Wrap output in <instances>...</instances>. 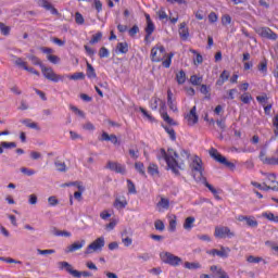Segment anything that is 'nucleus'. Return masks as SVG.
<instances>
[{
  "mask_svg": "<svg viewBox=\"0 0 278 278\" xmlns=\"http://www.w3.org/2000/svg\"><path fill=\"white\" fill-rule=\"evenodd\" d=\"M190 167H191V170H195L197 173H200L199 181H201L203 186H205V188H207L210 192L214 194L217 201H220V197L218 195V190H216L214 186L210 185V182H207V178L203 176V161L201 160V157L195 156L192 163L190 164Z\"/></svg>",
  "mask_w": 278,
  "mask_h": 278,
  "instance_id": "nucleus-1",
  "label": "nucleus"
},
{
  "mask_svg": "<svg viewBox=\"0 0 278 278\" xmlns=\"http://www.w3.org/2000/svg\"><path fill=\"white\" fill-rule=\"evenodd\" d=\"M186 161H188V159H184L179 154L174 159H167V169L172 170L176 177H179V175H181L179 170H184V168H186Z\"/></svg>",
  "mask_w": 278,
  "mask_h": 278,
  "instance_id": "nucleus-2",
  "label": "nucleus"
},
{
  "mask_svg": "<svg viewBox=\"0 0 278 278\" xmlns=\"http://www.w3.org/2000/svg\"><path fill=\"white\" fill-rule=\"evenodd\" d=\"M208 153H210L211 157H213V160H215V162L223 164L224 166H226V168H229L230 170H236V164L229 162L227 160V157H225L223 154H220V152H218V150H216L215 148H211Z\"/></svg>",
  "mask_w": 278,
  "mask_h": 278,
  "instance_id": "nucleus-3",
  "label": "nucleus"
},
{
  "mask_svg": "<svg viewBox=\"0 0 278 278\" xmlns=\"http://www.w3.org/2000/svg\"><path fill=\"white\" fill-rule=\"evenodd\" d=\"M40 68L43 77L49 81H53L54 84H58V81H63L64 76L55 74L53 68L47 67L45 65H40Z\"/></svg>",
  "mask_w": 278,
  "mask_h": 278,
  "instance_id": "nucleus-4",
  "label": "nucleus"
},
{
  "mask_svg": "<svg viewBox=\"0 0 278 278\" xmlns=\"http://www.w3.org/2000/svg\"><path fill=\"white\" fill-rule=\"evenodd\" d=\"M160 257L164 264H168L169 266H179V264H182L184 262L181 257L176 256L170 252H162Z\"/></svg>",
  "mask_w": 278,
  "mask_h": 278,
  "instance_id": "nucleus-5",
  "label": "nucleus"
},
{
  "mask_svg": "<svg viewBox=\"0 0 278 278\" xmlns=\"http://www.w3.org/2000/svg\"><path fill=\"white\" fill-rule=\"evenodd\" d=\"M151 61L152 62H163L167 56L166 48L164 46H156L151 49Z\"/></svg>",
  "mask_w": 278,
  "mask_h": 278,
  "instance_id": "nucleus-6",
  "label": "nucleus"
},
{
  "mask_svg": "<svg viewBox=\"0 0 278 278\" xmlns=\"http://www.w3.org/2000/svg\"><path fill=\"white\" fill-rule=\"evenodd\" d=\"M72 188H78V191H74V199L75 201H78V203H81L84 201V193L86 192V186H84L83 181H72L71 182Z\"/></svg>",
  "mask_w": 278,
  "mask_h": 278,
  "instance_id": "nucleus-7",
  "label": "nucleus"
},
{
  "mask_svg": "<svg viewBox=\"0 0 278 278\" xmlns=\"http://www.w3.org/2000/svg\"><path fill=\"white\" fill-rule=\"evenodd\" d=\"M215 238H219L220 240L225 238H233L236 233L231 232V229L226 226H220V227H215V232H214Z\"/></svg>",
  "mask_w": 278,
  "mask_h": 278,
  "instance_id": "nucleus-8",
  "label": "nucleus"
},
{
  "mask_svg": "<svg viewBox=\"0 0 278 278\" xmlns=\"http://www.w3.org/2000/svg\"><path fill=\"white\" fill-rule=\"evenodd\" d=\"M175 157H178L177 151H175L172 148L167 149V152L164 148L160 150V155H157L159 160H164L166 164L168 165V160H175Z\"/></svg>",
  "mask_w": 278,
  "mask_h": 278,
  "instance_id": "nucleus-9",
  "label": "nucleus"
},
{
  "mask_svg": "<svg viewBox=\"0 0 278 278\" xmlns=\"http://www.w3.org/2000/svg\"><path fill=\"white\" fill-rule=\"evenodd\" d=\"M103 247H105V239L103 237H100L87 247L85 255H90L92 251H99V249H103Z\"/></svg>",
  "mask_w": 278,
  "mask_h": 278,
  "instance_id": "nucleus-10",
  "label": "nucleus"
},
{
  "mask_svg": "<svg viewBox=\"0 0 278 278\" xmlns=\"http://www.w3.org/2000/svg\"><path fill=\"white\" fill-rule=\"evenodd\" d=\"M105 168L113 170V173H118L119 175H125L127 173L125 165L117 162L109 161L105 165Z\"/></svg>",
  "mask_w": 278,
  "mask_h": 278,
  "instance_id": "nucleus-11",
  "label": "nucleus"
},
{
  "mask_svg": "<svg viewBox=\"0 0 278 278\" xmlns=\"http://www.w3.org/2000/svg\"><path fill=\"white\" fill-rule=\"evenodd\" d=\"M258 35L267 40H277V35L273 29L268 27H262L258 29Z\"/></svg>",
  "mask_w": 278,
  "mask_h": 278,
  "instance_id": "nucleus-12",
  "label": "nucleus"
},
{
  "mask_svg": "<svg viewBox=\"0 0 278 278\" xmlns=\"http://www.w3.org/2000/svg\"><path fill=\"white\" fill-rule=\"evenodd\" d=\"M187 121H188V125L192 126V125H197L199 123V115L197 114V106H193L189 114L186 115Z\"/></svg>",
  "mask_w": 278,
  "mask_h": 278,
  "instance_id": "nucleus-13",
  "label": "nucleus"
},
{
  "mask_svg": "<svg viewBox=\"0 0 278 278\" xmlns=\"http://www.w3.org/2000/svg\"><path fill=\"white\" fill-rule=\"evenodd\" d=\"M160 114H161L163 121H164L165 123H167V125H172V126L177 125V122H175V119L172 118V117L168 115V113L166 112V105H164V104L162 105V108L160 109Z\"/></svg>",
  "mask_w": 278,
  "mask_h": 278,
  "instance_id": "nucleus-14",
  "label": "nucleus"
},
{
  "mask_svg": "<svg viewBox=\"0 0 278 278\" xmlns=\"http://www.w3.org/2000/svg\"><path fill=\"white\" fill-rule=\"evenodd\" d=\"M229 251H231V249L222 247L220 250L217 249H213L208 252L210 255H218V257H229ZM228 252V253H227Z\"/></svg>",
  "mask_w": 278,
  "mask_h": 278,
  "instance_id": "nucleus-15",
  "label": "nucleus"
},
{
  "mask_svg": "<svg viewBox=\"0 0 278 278\" xmlns=\"http://www.w3.org/2000/svg\"><path fill=\"white\" fill-rule=\"evenodd\" d=\"M238 220H240V223L245 220V224L248 225V227H257V220L255 219V217L240 215L238 217Z\"/></svg>",
  "mask_w": 278,
  "mask_h": 278,
  "instance_id": "nucleus-16",
  "label": "nucleus"
},
{
  "mask_svg": "<svg viewBox=\"0 0 278 278\" xmlns=\"http://www.w3.org/2000/svg\"><path fill=\"white\" fill-rule=\"evenodd\" d=\"M144 31H146L144 41L149 42V38H151L153 31H155V24H153V22H148L144 28Z\"/></svg>",
  "mask_w": 278,
  "mask_h": 278,
  "instance_id": "nucleus-17",
  "label": "nucleus"
},
{
  "mask_svg": "<svg viewBox=\"0 0 278 278\" xmlns=\"http://www.w3.org/2000/svg\"><path fill=\"white\" fill-rule=\"evenodd\" d=\"M38 5L45 8L46 10H50L52 14H58V10L50 4L49 0H38Z\"/></svg>",
  "mask_w": 278,
  "mask_h": 278,
  "instance_id": "nucleus-18",
  "label": "nucleus"
},
{
  "mask_svg": "<svg viewBox=\"0 0 278 278\" xmlns=\"http://www.w3.org/2000/svg\"><path fill=\"white\" fill-rule=\"evenodd\" d=\"M167 105L172 112H177V104L173 101V91L170 89L167 90Z\"/></svg>",
  "mask_w": 278,
  "mask_h": 278,
  "instance_id": "nucleus-19",
  "label": "nucleus"
},
{
  "mask_svg": "<svg viewBox=\"0 0 278 278\" xmlns=\"http://www.w3.org/2000/svg\"><path fill=\"white\" fill-rule=\"evenodd\" d=\"M179 36L182 40H188V36H190V33L188 31V27H186V22H182L180 24Z\"/></svg>",
  "mask_w": 278,
  "mask_h": 278,
  "instance_id": "nucleus-20",
  "label": "nucleus"
},
{
  "mask_svg": "<svg viewBox=\"0 0 278 278\" xmlns=\"http://www.w3.org/2000/svg\"><path fill=\"white\" fill-rule=\"evenodd\" d=\"M148 173H149V175H151V177L159 176L160 168L157 167V165L155 163H150V165L148 166Z\"/></svg>",
  "mask_w": 278,
  "mask_h": 278,
  "instance_id": "nucleus-21",
  "label": "nucleus"
},
{
  "mask_svg": "<svg viewBox=\"0 0 278 278\" xmlns=\"http://www.w3.org/2000/svg\"><path fill=\"white\" fill-rule=\"evenodd\" d=\"M86 245V240L81 239L79 241H75L71 244V252L74 253V251H79V249L84 248Z\"/></svg>",
  "mask_w": 278,
  "mask_h": 278,
  "instance_id": "nucleus-22",
  "label": "nucleus"
},
{
  "mask_svg": "<svg viewBox=\"0 0 278 278\" xmlns=\"http://www.w3.org/2000/svg\"><path fill=\"white\" fill-rule=\"evenodd\" d=\"M194 217L189 216L185 219L184 223V229H186L187 231H190V229H192L194 227Z\"/></svg>",
  "mask_w": 278,
  "mask_h": 278,
  "instance_id": "nucleus-23",
  "label": "nucleus"
},
{
  "mask_svg": "<svg viewBox=\"0 0 278 278\" xmlns=\"http://www.w3.org/2000/svg\"><path fill=\"white\" fill-rule=\"evenodd\" d=\"M87 77L89 79H97V72L94 71L92 64H90L89 62H87Z\"/></svg>",
  "mask_w": 278,
  "mask_h": 278,
  "instance_id": "nucleus-24",
  "label": "nucleus"
},
{
  "mask_svg": "<svg viewBox=\"0 0 278 278\" xmlns=\"http://www.w3.org/2000/svg\"><path fill=\"white\" fill-rule=\"evenodd\" d=\"M116 51H118V53H128L129 45L127 42H118L116 46Z\"/></svg>",
  "mask_w": 278,
  "mask_h": 278,
  "instance_id": "nucleus-25",
  "label": "nucleus"
},
{
  "mask_svg": "<svg viewBox=\"0 0 278 278\" xmlns=\"http://www.w3.org/2000/svg\"><path fill=\"white\" fill-rule=\"evenodd\" d=\"M135 168L141 175L142 177H147V172L144 170V163L142 162H136Z\"/></svg>",
  "mask_w": 278,
  "mask_h": 278,
  "instance_id": "nucleus-26",
  "label": "nucleus"
},
{
  "mask_svg": "<svg viewBox=\"0 0 278 278\" xmlns=\"http://www.w3.org/2000/svg\"><path fill=\"white\" fill-rule=\"evenodd\" d=\"M52 235L56 237L68 238V236H71V232L66 230H58L56 228H53Z\"/></svg>",
  "mask_w": 278,
  "mask_h": 278,
  "instance_id": "nucleus-27",
  "label": "nucleus"
},
{
  "mask_svg": "<svg viewBox=\"0 0 278 278\" xmlns=\"http://www.w3.org/2000/svg\"><path fill=\"white\" fill-rule=\"evenodd\" d=\"M127 236V230H124L122 232V242L125 247H131V243L134 242V240L129 237H125Z\"/></svg>",
  "mask_w": 278,
  "mask_h": 278,
  "instance_id": "nucleus-28",
  "label": "nucleus"
},
{
  "mask_svg": "<svg viewBox=\"0 0 278 278\" xmlns=\"http://www.w3.org/2000/svg\"><path fill=\"white\" fill-rule=\"evenodd\" d=\"M113 205L116 210H125V207H127V200L121 201V199L117 198Z\"/></svg>",
  "mask_w": 278,
  "mask_h": 278,
  "instance_id": "nucleus-29",
  "label": "nucleus"
},
{
  "mask_svg": "<svg viewBox=\"0 0 278 278\" xmlns=\"http://www.w3.org/2000/svg\"><path fill=\"white\" fill-rule=\"evenodd\" d=\"M176 81L179 84V86L186 84V72H184V70L176 74Z\"/></svg>",
  "mask_w": 278,
  "mask_h": 278,
  "instance_id": "nucleus-30",
  "label": "nucleus"
},
{
  "mask_svg": "<svg viewBox=\"0 0 278 278\" xmlns=\"http://www.w3.org/2000/svg\"><path fill=\"white\" fill-rule=\"evenodd\" d=\"M190 84H192V86H201V84H203V77L192 75L190 77Z\"/></svg>",
  "mask_w": 278,
  "mask_h": 278,
  "instance_id": "nucleus-31",
  "label": "nucleus"
},
{
  "mask_svg": "<svg viewBox=\"0 0 278 278\" xmlns=\"http://www.w3.org/2000/svg\"><path fill=\"white\" fill-rule=\"evenodd\" d=\"M12 28L10 26H7L4 23L0 22V33L2 36H10V31Z\"/></svg>",
  "mask_w": 278,
  "mask_h": 278,
  "instance_id": "nucleus-32",
  "label": "nucleus"
},
{
  "mask_svg": "<svg viewBox=\"0 0 278 278\" xmlns=\"http://www.w3.org/2000/svg\"><path fill=\"white\" fill-rule=\"evenodd\" d=\"M200 92L205 94V99L210 100L212 94L210 93V87L207 85H201Z\"/></svg>",
  "mask_w": 278,
  "mask_h": 278,
  "instance_id": "nucleus-33",
  "label": "nucleus"
},
{
  "mask_svg": "<svg viewBox=\"0 0 278 278\" xmlns=\"http://www.w3.org/2000/svg\"><path fill=\"white\" fill-rule=\"evenodd\" d=\"M185 268H188V270H197L198 268H201V264L185 262Z\"/></svg>",
  "mask_w": 278,
  "mask_h": 278,
  "instance_id": "nucleus-34",
  "label": "nucleus"
},
{
  "mask_svg": "<svg viewBox=\"0 0 278 278\" xmlns=\"http://www.w3.org/2000/svg\"><path fill=\"white\" fill-rule=\"evenodd\" d=\"M74 20H75L76 25H84V23H86L84 15H81V13H79V12L75 13Z\"/></svg>",
  "mask_w": 278,
  "mask_h": 278,
  "instance_id": "nucleus-35",
  "label": "nucleus"
},
{
  "mask_svg": "<svg viewBox=\"0 0 278 278\" xmlns=\"http://www.w3.org/2000/svg\"><path fill=\"white\" fill-rule=\"evenodd\" d=\"M157 205L160 207H163V210H168V207H170V201H168V199H166V198H161Z\"/></svg>",
  "mask_w": 278,
  "mask_h": 278,
  "instance_id": "nucleus-36",
  "label": "nucleus"
},
{
  "mask_svg": "<svg viewBox=\"0 0 278 278\" xmlns=\"http://www.w3.org/2000/svg\"><path fill=\"white\" fill-rule=\"evenodd\" d=\"M165 131L169 135L170 140H177V135L175 134V129L170 126H163Z\"/></svg>",
  "mask_w": 278,
  "mask_h": 278,
  "instance_id": "nucleus-37",
  "label": "nucleus"
},
{
  "mask_svg": "<svg viewBox=\"0 0 278 278\" xmlns=\"http://www.w3.org/2000/svg\"><path fill=\"white\" fill-rule=\"evenodd\" d=\"M173 55H174L173 53L167 54L166 60L162 62V66H164V68H170V64L173 62Z\"/></svg>",
  "mask_w": 278,
  "mask_h": 278,
  "instance_id": "nucleus-38",
  "label": "nucleus"
},
{
  "mask_svg": "<svg viewBox=\"0 0 278 278\" xmlns=\"http://www.w3.org/2000/svg\"><path fill=\"white\" fill-rule=\"evenodd\" d=\"M127 188L129 194H136L138 192L136 191V185L134 184V181H131V179H127Z\"/></svg>",
  "mask_w": 278,
  "mask_h": 278,
  "instance_id": "nucleus-39",
  "label": "nucleus"
},
{
  "mask_svg": "<svg viewBox=\"0 0 278 278\" xmlns=\"http://www.w3.org/2000/svg\"><path fill=\"white\" fill-rule=\"evenodd\" d=\"M263 164H267L268 166H278V159L275 156L267 157Z\"/></svg>",
  "mask_w": 278,
  "mask_h": 278,
  "instance_id": "nucleus-40",
  "label": "nucleus"
},
{
  "mask_svg": "<svg viewBox=\"0 0 278 278\" xmlns=\"http://www.w3.org/2000/svg\"><path fill=\"white\" fill-rule=\"evenodd\" d=\"M154 227L156 231H164V229H166V226L164 225V222H162V219H156L154 222Z\"/></svg>",
  "mask_w": 278,
  "mask_h": 278,
  "instance_id": "nucleus-41",
  "label": "nucleus"
},
{
  "mask_svg": "<svg viewBox=\"0 0 278 278\" xmlns=\"http://www.w3.org/2000/svg\"><path fill=\"white\" fill-rule=\"evenodd\" d=\"M101 38H103V34L101 31H99L92 36V38L89 42H90V45H97V42H99L101 40Z\"/></svg>",
  "mask_w": 278,
  "mask_h": 278,
  "instance_id": "nucleus-42",
  "label": "nucleus"
},
{
  "mask_svg": "<svg viewBox=\"0 0 278 278\" xmlns=\"http://www.w3.org/2000/svg\"><path fill=\"white\" fill-rule=\"evenodd\" d=\"M71 110L76 116H79V118H86V113H84V111L79 110L77 106H72Z\"/></svg>",
  "mask_w": 278,
  "mask_h": 278,
  "instance_id": "nucleus-43",
  "label": "nucleus"
},
{
  "mask_svg": "<svg viewBox=\"0 0 278 278\" xmlns=\"http://www.w3.org/2000/svg\"><path fill=\"white\" fill-rule=\"evenodd\" d=\"M136 34H140V27H138V25H134L129 30H128V35L130 36V38H135Z\"/></svg>",
  "mask_w": 278,
  "mask_h": 278,
  "instance_id": "nucleus-44",
  "label": "nucleus"
},
{
  "mask_svg": "<svg viewBox=\"0 0 278 278\" xmlns=\"http://www.w3.org/2000/svg\"><path fill=\"white\" fill-rule=\"evenodd\" d=\"M264 258L260 257V256H253V255H250L248 257V262L250 264H260V262H263Z\"/></svg>",
  "mask_w": 278,
  "mask_h": 278,
  "instance_id": "nucleus-45",
  "label": "nucleus"
},
{
  "mask_svg": "<svg viewBox=\"0 0 278 278\" xmlns=\"http://www.w3.org/2000/svg\"><path fill=\"white\" fill-rule=\"evenodd\" d=\"M99 58H110V50L105 47L100 48Z\"/></svg>",
  "mask_w": 278,
  "mask_h": 278,
  "instance_id": "nucleus-46",
  "label": "nucleus"
},
{
  "mask_svg": "<svg viewBox=\"0 0 278 278\" xmlns=\"http://www.w3.org/2000/svg\"><path fill=\"white\" fill-rule=\"evenodd\" d=\"M252 185L255 187V188H258V190H265V191H268L270 190V186L266 185V184H260V182H252Z\"/></svg>",
  "mask_w": 278,
  "mask_h": 278,
  "instance_id": "nucleus-47",
  "label": "nucleus"
},
{
  "mask_svg": "<svg viewBox=\"0 0 278 278\" xmlns=\"http://www.w3.org/2000/svg\"><path fill=\"white\" fill-rule=\"evenodd\" d=\"M1 147L2 149H16V142L2 141Z\"/></svg>",
  "mask_w": 278,
  "mask_h": 278,
  "instance_id": "nucleus-48",
  "label": "nucleus"
},
{
  "mask_svg": "<svg viewBox=\"0 0 278 278\" xmlns=\"http://www.w3.org/2000/svg\"><path fill=\"white\" fill-rule=\"evenodd\" d=\"M1 262H5L7 264H23L21 261H16L12 257H1Z\"/></svg>",
  "mask_w": 278,
  "mask_h": 278,
  "instance_id": "nucleus-49",
  "label": "nucleus"
},
{
  "mask_svg": "<svg viewBox=\"0 0 278 278\" xmlns=\"http://www.w3.org/2000/svg\"><path fill=\"white\" fill-rule=\"evenodd\" d=\"M47 60H49L51 64H60V56L58 55L49 54L47 55Z\"/></svg>",
  "mask_w": 278,
  "mask_h": 278,
  "instance_id": "nucleus-50",
  "label": "nucleus"
},
{
  "mask_svg": "<svg viewBox=\"0 0 278 278\" xmlns=\"http://www.w3.org/2000/svg\"><path fill=\"white\" fill-rule=\"evenodd\" d=\"M139 111L143 114V116H146V118H148V121H151L152 123L155 121V118H153V116H151V114H149L144 108L140 106Z\"/></svg>",
  "mask_w": 278,
  "mask_h": 278,
  "instance_id": "nucleus-51",
  "label": "nucleus"
},
{
  "mask_svg": "<svg viewBox=\"0 0 278 278\" xmlns=\"http://www.w3.org/2000/svg\"><path fill=\"white\" fill-rule=\"evenodd\" d=\"M16 66H20L21 68H24V71H26L28 68L27 66V62L23 61V59L18 58L15 61Z\"/></svg>",
  "mask_w": 278,
  "mask_h": 278,
  "instance_id": "nucleus-52",
  "label": "nucleus"
},
{
  "mask_svg": "<svg viewBox=\"0 0 278 278\" xmlns=\"http://www.w3.org/2000/svg\"><path fill=\"white\" fill-rule=\"evenodd\" d=\"M71 79L77 80V79H86V74H84L83 72H78V73H74L71 76Z\"/></svg>",
  "mask_w": 278,
  "mask_h": 278,
  "instance_id": "nucleus-53",
  "label": "nucleus"
},
{
  "mask_svg": "<svg viewBox=\"0 0 278 278\" xmlns=\"http://www.w3.org/2000/svg\"><path fill=\"white\" fill-rule=\"evenodd\" d=\"M21 173H23L24 175H27L28 177H31V175H36V170L29 169L27 167H22Z\"/></svg>",
  "mask_w": 278,
  "mask_h": 278,
  "instance_id": "nucleus-54",
  "label": "nucleus"
},
{
  "mask_svg": "<svg viewBox=\"0 0 278 278\" xmlns=\"http://www.w3.org/2000/svg\"><path fill=\"white\" fill-rule=\"evenodd\" d=\"M258 71L261 73H266L268 71V63L266 61H263L258 64Z\"/></svg>",
  "mask_w": 278,
  "mask_h": 278,
  "instance_id": "nucleus-55",
  "label": "nucleus"
},
{
  "mask_svg": "<svg viewBox=\"0 0 278 278\" xmlns=\"http://www.w3.org/2000/svg\"><path fill=\"white\" fill-rule=\"evenodd\" d=\"M157 15L160 21H168V15L166 14V11H164L163 8L157 12Z\"/></svg>",
  "mask_w": 278,
  "mask_h": 278,
  "instance_id": "nucleus-56",
  "label": "nucleus"
},
{
  "mask_svg": "<svg viewBox=\"0 0 278 278\" xmlns=\"http://www.w3.org/2000/svg\"><path fill=\"white\" fill-rule=\"evenodd\" d=\"M48 203H49V205H51V207H55V205H58V203H60V201H58V198L52 195V197L48 198Z\"/></svg>",
  "mask_w": 278,
  "mask_h": 278,
  "instance_id": "nucleus-57",
  "label": "nucleus"
},
{
  "mask_svg": "<svg viewBox=\"0 0 278 278\" xmlns=\"http://www.w3.org/2000/svg\"><path fill=\"white\" fill-rule=\"evenodd\" d=\"M59 266H60L61 270H64V268H65L67 273H71V264H68L66 262H60Z\"/></svg>",
  "mask_w": 278,
  "mask_h": 278,
  "instance_id": "nucleus-58",
  "label": "nucleus"
},
{
  "mask_svg": "<svg viewBox=\"0 0 278 278\" xmlns=\"http://www.w3.org/2000/svg\"><path fill=\"white\" fill-rule=\"evenodd\" d=\"M54 164H55L56 170H60L61 173H64V170H66V164L62 162H55Z\"/></svg>",
  "mask_w": 278,
  "mask_h": 278,
  "instance_id": "nucleus-59",
  "label": "nucleus"
},
{
  "mask_svg": "<svg viewBox=\"0 0 278 278\" xmlns=\"http://www.w3.org/2000/svg\"><path fill=\"white\" fill-rule=\"evenodd\" d=\"M93 1V8L97 10V12H101V10H103V3H101V0Z\"/></svg>",
  "mask_w": 278,
  "mask_h": 278,
  "instance_id": "nucleus-60",
  "label": "nucleus"
},
{
  "mask_svg": "<svg viewBox=\"0 0 278 278\" xmlns=\"http://www.w3.org/2000/svg\"><path fill=\"white\" fill-rule=\"evenodd\" d=\"M263 216L268 220H274L275 223H278V217H275V214L273 213H264Z\"/></svg>",
  "mask_w": 278,
  "mask_h": 278,
  "instance_id": "nucleus-61",
  "label": "nucleus"
},
{
  "mask_svg": "<svg viewBox=\"0 0 278 278\" xmlns=\"http://www.w3.org/2000/svg\"><path fill=\"white\" fill-rule=\"evenodd\" d=\"M216 274L219 278H229V275L223 268H218Z\"/></svg>",
  "mask_w": 278,
  "mask_h": 278,
  "instance_id": "nucleus-62",
  "label": "nucleus"
},
{
  "mask_svg": "<svg viewBox=\"0 0 278 278\" xmlns=\"http://www.w3.org/2000/svg\"><path fill=\"white\" fill-rule=\"evenodd\" d=\"M208 21L210 23H216V21H218V15H216L214 12H211L208 14Z\"/></svg>",
  "mask_w": 278,
  "mask_h": 278,
  "instance_id": "nucleus-63",
  "label": "nucleus"
},
{
  "mask_svg": "<svg viewBox=\"0 0 278 278\" xmlns=\"http://www.w3.org/2000/svg\"><path fill=\"white\" fill-rule=\"evenodd\" d=\"M71 275H72V277L81 278L83 271H79L77 269H71Z\"/></svg>",
  "mask_w": 278,
  "mask_h": 278,
  "instance_id": "nucleus-64",
  "label": "nucleus"
}]
</instances>
